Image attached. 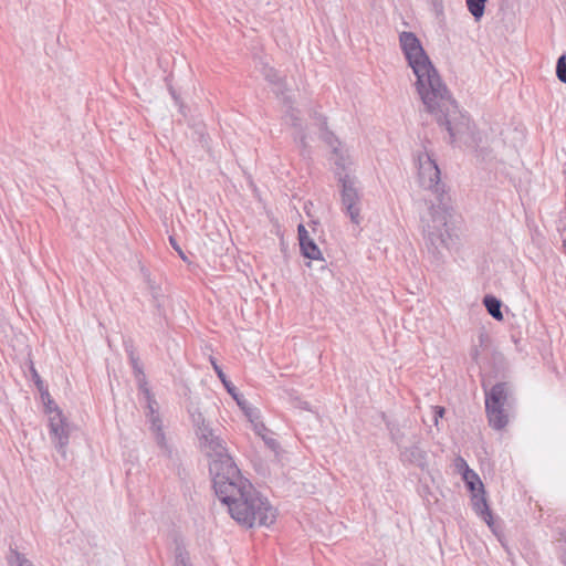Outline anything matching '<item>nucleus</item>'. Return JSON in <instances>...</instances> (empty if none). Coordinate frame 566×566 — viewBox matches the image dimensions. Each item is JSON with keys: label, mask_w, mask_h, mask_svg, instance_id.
Returning a JSON list of instances; mask_svg holds the SVG:
<instances>
[{"label": "nucleus", "mask_w": 566, "mask_h": 566, "mask_svg": "<svg viewBox=\"0 0 566 566\" xmlns=\"http://www.w3.org/2000/svg\"><path fill=\"white\" fill-rule=\"evenodd\" d=\"M188 411L199 449L209 459L216 495L231 517L244 527L271 525L276 518L275 509L241 475L224 440L216 433L199 408L191 406Z\"/></svg>", "instance_id": "obj_1"}, {"label": "nucleus", "mask_w": 566, "mask_h": 566, "mask_svg": "<svg viewBox=\"0 0 566 566\" xmlns=\"http://www.w3.org/2000/svg\"><path fill=\"white\" fill-rule=\"evenodd\" d=\"M401 51L417 77L416 88L426 107L434 116L440 126H444L450 143L469 132L470 119L458 107L436 67L431 63L420 40L413 32L403 31L399 34Z\"/></svg>", "instance_id": "obj_2"}, {"label": "nucleus", "mask_w": 566, "mask_h": 566, "mask_svg": "<svg viewBox=\"0 0 566 566\" xmlns=\"http://www.w3.org/2000/svg\"><path fill=\"white\" fill-rule=\"evenodd\" d=\"M420 185L436 195L438 203L430 201L428 212L420 218L426 247L434 256L441 254L443 249H450L454 239L447 227L449 206L440 185V169L430 154L420 153L417 156Z\"/></svg>", "instance_id": "obj_3"}, {"label": "nucleus", "mask_w": 566, "mask_h": 566, "mask_svg": "<svg viewBox=\"0 0 566 566\" xmlns=\"http://www.w3.org/2000/svg\"><path fill=\"white\" fill-rule=\"evenodd\" d=\"M340 184V201L342 211L350 219V221L359 226L361 218L363 193L358 188L357 179L348 174L336 172Z\"/></svg>", "instance_id": "obj_4"}, {"label": "nucleus", "mask_w": 566, "mask_h": 566, "mask_svg": "<svg viewBox=\"0 0 566 566\" xmlns=\"http://www.w3.org/2000/svg\"><path fill=\"white\" fill-rule=\"evenodd\" d=\"M482 387L485 394V407L513 408L515 400L509 382H497L488 388L483 381Z\"/></svg>", "instance_id": "obj_5"}, {"label": "nucleus", "mask_w": 566, "mask_h": 566, "mask_svg": "<svg viewBox=\"0 0 566 566\" xmlns=\"http://www.w3.org/2000/svg\"><path fill=\"white\" fill-rule=\"evenodd\" d=\"M321 137L332 148L335 156V165L342 170H345L347 166L352 164L350 157L347 149L342 146L338 138L333 134V132L328 130L327 122L325 118L322 122Z\"/></svg>", "instance_id": "obj_6"}, {"label": "nucleus", "mask_w": 566, "mask_h": 566, "mask_svg": "<svg viewBox=\"0 0 566 566\" xmlns=\"http://www.w3.org/2000/svg\"><path fill=\"white\" fill-rule=\"evenodd\" d=\"M146 417L150 423V431L154 436V439L158 448L161 450V454L167 457L168 459H172L174 450L167 442L164 432L163 420L160 418L159 412L146 415Z\"/></svg>", "instance_id": "obj_7"}, {"label": "nucleus", "mask_w": 566, "mask_h": 566, "mask_svg": "<svg viewBox=\"0 0 566 566\" xmlns=\"http://www.w3.org/2000/svg\"><path fill=\"white\" fill-rule=\"evenodd\" d=\"M298 231V241L302 254L311 260H321L322 253L313 239L310 238V234L303 224H300L297 228Z\"/></svg>", "instance_id": "obj_8"}, {"label": "nucleus", "mask_w": 566, "mask_h": 566, "mask_svg": "<svg viewBox=\"0 0 566 566\" xmlns=\"http://www.w3.org/2000/svg\"><path fill=\"white\" fill-rule=\"evenodd\" d=\"M400 459L403 463L416 465L422 470L427 467V452L418 444L403 448L400 452Z\"/></svg>", "instance_id": "obj_9"}, {"label": "nucleus", "mask_w": 566, "mask_h": 566, "mask_svg": "<svg viewBox=\"0 0 566 566\" xmlns=\"http://www.w3.org/2000/svg\"><path fill=\"white\" fill-rule=\"evenodd\" d=\"M513 408L485 407L488 421L494 430L504 429L510 419V412Z\"/></svg>", "instance_id": "obj_10"}, {"label": "nucleus", "mask_w": 566, "mask_h": 566, "mask_svg": "<svg viewBox=\"0 0 566 566\" xmlns=\"http://www.w3.org/2000/svg\"><path fill=\"white\" fill-rule=\"evenodd\" d=\"M479 493L473 492L472 501L475 512L482 517V520L489 525H492V513L489 507L488 501L484 496V491Z\"/></svg>", "instance_id": "obj_11"}, {"label": "nucleus", "mask_w": 566, "mask_h": 566, "mask_svg": "<svg viewBox=\"0 0 566 566\" xmlns=\"http://www.w3.org/2000/svg\"><path fill=\"white\" fill-rule=\"evenodd\" d=\"M51 439L56 448V450L65 458L66 455V447L69 444V427L67 423H64L61 427H57V431H50Z\"/></svg>", "instance_id": "obj_12"}, {"label": "nucleus", "mask_w": 566, "mask_h": 566, "mask_svg": "<svg viewBox=\"0 0 566 566\" xmlns=\"http://www.w3.org/2000/svg\"><path fill=\"white\" fill-rule=\"evenodd\" d=\"M483 304L488 311V313L495 319L497 321H502L503 319V314H502V311H501V307H502V303L499 298H496L495 296H492V295H486L484 298H483Z\"/></svg>", "instance_id": "obj_13"}, {"label": "nucleus", "mask_w": 566, "mask_h": 566, "mask_svg": "<svg viewBox=\"0 0 566 566\" xmlns=\"http://www.w3.org/2000/svg\"><path fill=\"white\" fill-rule=\"evenodd\" d=\"M9 566H35L24 554L10 546L7 555Z\"/></svg>", "instance_id": "obj_14"}, {"label": "nucleus", "mask_w": 566, "mask_h": 566, "mask_svg": "<svg viewBox=\"0 0 566 566\" xmlns=\"http://www.w3.org/2000/svg\"><path fill=\"white\" fill-rule=\"evenodd\" d=\"M488 0H465L467 8L478 22L482 19Z\"/></svg>", "instance_id": "obj_15"}, {"label": "nucleus", "mask_w": 566, "mask_h": 566, "mask_svg": "<svg viewBox=\"0 0 566 566\" xmlns=\"http://www.w3.org/2000/svg\"><path fill=\"white\" fill-rule=\"evenodd\" d=\"M249 420L253 423L255 431L261 434L262 430H265L264 424L260 421L259 412L255 408L251 407L245 400L244 409H242Z\"/></svg>", "instance_id": "obj_16"}, {"label": "nucleus", "mask_w": 566, "mask_h": 566, "mask_svg": "<svg viewBox=\"0 0 566 566\" xmlns=\"http://www.w3.org/2000/svg\"><path fill=\"white\" fill-rule=\"evenodd\" d=\"M463 479L472 492L475 491V482L479 484V492H483V484L474 471L467 469Z\"/></svg>", "instance_id": "obj_17"}, {"label": "nucleus", "mask_w": 566, "mask_h": 566, "mask_svg": "<svg viewBox=\"0 0 566 566\" xmlns=\"http://www.w3.org/2000/svg\"><path fill=\"white\" fill-rule=\"evenodd\" d=\"M175 566H192L190 563L189 554L179 546L176 548Z\"/></svg>", "instance_id": "obj_18"}, {"label": "nucleus", "mask_w": 566, "mask_h": 566, "mask_svg": "<svg viewBox=\"0 0 566 566\" xmlns=\"http://www.w3.org/2000/svg\"><path fill=\"white\" fill-rule=\"evenodd\" d=\"M556 76L557 78L566 84V55H562L558 57L556 63Z\"/></svg>", "instance_id": "obj_19"}, {"label": "nucleus", "mask_w": 566, "mask_h": 566, "mask_svg": "<svg viewBox=\"0 0 566 566\" xmlns=\"http://www.w3.org/2000/svg\"><path fill=\"white\" fill-rule=\"evenodd\" d=\"M265 77L266 80L276 85L277 88H276V93H281L282 92V87L284 86L283 82L281 81V78L279 77L277 73L275 70L273 69H269L266 72H265Z\"/></svg>", "instance_id": "obj_20"}, {"label": "nucleus", "mask_w": 566, "mask_h": 566, "mask_svg": "<svg viewBox=\"0 0 566 566\" xmlns=\"http://www.w3.org/2000/svg\"><path fill=\"white\" fill-rule=\"evenodd\" d=\"M228 385L229 387H226L227 391L233 397V399L237 401L240 408L244 409L245 399L243 398V396L237 391L235 386L230 380L228 381Z\"/></svg>", "instance_id": "obj_21"}, {"label": "nucleus", "mask_w": 566, "mask_h": 566, "mask_svg": "<svg viewBox=\"0 0 566 566\" xmlns=\"http://www.w3.org/2000/svg\"><path fill=\"white\" fill-rule=\"evenodd\" d=\"M31 373H32V379H33L36 388L41 392L42 397L44 395H46L49 397L48 389L44 387V384H43L40 375L38 374L36 369L33 366L31 367Z\"/></svg>", "instance_id": "obj_22"}, {"label": "nucleus", "mask_w": 566, "mask_h": 566, "mask_svg": "<svg viewBox=\"0 0 566 566\" xmlns=\"http://www.w3.org/2000/svg\"><path fill=\"white\" fill-rule=\"evenodd\" d=\"M64 423H66V421L63 418L62 412L57 410L56 413L50 418V431H57V427H61Z\"/></svg>", "instance_id": "obj_23"}, {"label": "nucleus", "mask_w": 566, "mask_h": 566, "mask_svg": "<svg viewBox=\"0 0 566 566\" xmlns=\"http://www.w3.org/2000/svg\"><path fill=\"white\" fill-rule=\"evenodd\" d=\"M129 359H130V364H132V367L134 369V373L136 374V376H144V373H143V368L139 364V360L137 357H135L134 353H130L129 355Z\"/></svg>", "instance_id": "obj_24"}, {"label": "nucleus", "mask_w": 566, "mask_h": 566, "mask_svg": "<svg viewBox=\"0 0 566 566\" xmlns=\"http://www.w3.org/2000/svg\"><path fill=\"white\" fill-rule=\"evenodd\" d=\"M211 364H212V367H213L216 374L218 375L219 379L222 381L224 387H229V385H228L229 380L227 379V376L223 373L222 368L213 359H211Z\"/></svg>", "instance_id": "obj_25"}, {"label": "nucleus", "mask_w": 566, "mask_h": 566, "mask_svg": "<svg viewBox=\"0 0 566 566\" xmlns=\"http://www.w3.org/2000/svg\"><path fill=\"white\" fill-rule=\"evenodd\" d=\"M145 399H146V402H147V412H146V415L158 412L157 401H156L154 395H148V398H145Z\"/></svg>", "instance_id": "obj_26"}, {"label": "nucleus", "mask_w": 566, "mask_h": 566, "mask_svg": "<svg viewBox=\"0 0 566 566\" xmlns=\"http://www.w3.org/2000/svg\"><path fill=\"white\" fill-rule=\"evenodd\" d=\"M139 381V389L144 394L145 398H148V395H153L150 389L147 386V382L145 381V376H138Z\"/></svg>", "instance_id": "obj_27"}, {"label": "nucleus", "mask_w": 566, "mask_h": 566, "mask_svg": "<svg viewBox=\"0 0 566 566\" xmlns=\"http://www.w3.org/2000/svg\"><path fill=\"white\" fill-rule=\"evenodd\" d=\"M169 242H170L171 247L175 249V251H177L179 256L184 261H187L188 259H187L186 254L184 253V251L181 250V248L179 247V244L177 243L176 239L174 237H169Z\"/></svg>", "instance_id": "obj_28"}, {"label": "nucleus", "mask_w": 566, "mask_h": 566, "mask_svg": "<svg viewBox=\"0 0 566 566\" xmlns=\"http://www.w3.org/2000/svg\"><path fill=\"white\" fill-rule=\"evenodd\" d=\"M443 415H444V408L443 407H440V406H434L433 407V419H434L436 426L438 424L439 418H442Z\"/></svg>", "instance_id": "obj_29"}, {"label": "nucleus", "mask_w": 566, "mask_h": 566, "mask_svg": "<svg viewBox=\"0 0 566 566\" xmlns=\"http://www.w3.org/2000/svg\"><path fill=\"white\" fill-rule=\"evenodd\" d=\"M286 117L291 120L293 126L298 125V117L294 113V109L291 108V111L287 113Z\"/></svg>", "instance_id": "obj_30"}, {"label": "nucleus", "mask_w": 566, "mask_h": 566, "mask_svg": "<svg viewBox=\"0 0 566 566\" xmlns=\"http://www.w3.org/2000/svg\"><path fill=\"white\" fill-rule=\"evenodd\" d=\"M431 2L437 12H442V10H443L442 0H431Z\"/></svg>", "instance_id": "obj_31"}, {"label": "nucleus", "mask_w": 566, "mask_h": 566, "mask_svg": "<svg viewBox=\"0 0 566 566\" xmlns=\"http://www.w3.org/2000/svg\"><path fill=\"white\" fill-rule=\"evenodd\" d=\"M300 139H301L302 145L304 146V144H305V136H304V135H302V136L300 137Z\"/></svg>", "instance_id": "obj_32"}, {"label": "nucleus", "mask_w": 566, "mask_h": 566, "mask_svg": "<svg viewBox=\"0 0 566 566\" xmlns=\"http://www.w3.org/2000/svg\"><path fill=\"white\" fill-rule=\"evenodd\" d=\"M563 563H564V565L566 566V552H565V554H564V556H563Z\"/></svg>", "instance_id": "obj_33"}, {"label": "nucleus", "mask_w": 566, "mask_h": 566, "mask_svg": "<svg viewBox=\"0 0 566 566\" xmlns=\"http://www.w3.org/2000/svg\"><path fill=\"white\" fill-rule=\"evenodd\" d=\"M563 249H564V252L566 253V240L563 242Z\"/></svg>", "instance_id": "obj_34"}, {"label": "nucleus", "mask_w": 566, "mask_h": 566, "mask_svg": "<svg viewBox=\"0 0 566 566\" xmlns=\"http://www.w3.org/2000/svg\"><path fill=\"white\" fill-rule=\"evenodd\" d=\"M302 407L307 409V402H304Z\"/></svg>", "instance_id": "obj_35"}]
</instances>
